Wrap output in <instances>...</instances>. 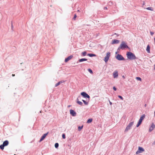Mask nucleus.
Segmentation results:
<instances>
[{
  "instance_id": "f257e3e1",
  "label": "nucleus",
  "mask_w": 155,
  "mask_h": 155,
  "mask_svg": "<svg viewBox=\"0 0 155 155\" xmlns=\"http://www.w3.org/2000/svg\"><path fill=\"white\" fill-rule=\"evenodd\" d=\"M129 48V47L127 45V43L124 41L121 42V43L117 49L118 51H120V50H124L125 49Z\"/></svg>"
},
{
  "instance_id": "f03ea898",
  "label": "nucleus",
  "mask_w": 155,
  "mask_h": 155,
  "mask_svg": "<svg viewBox=\"0 0 155 155\" xmlns=\"http://www.w3.org/2000/svg\"><path fill=\"white\" fill-rule=\"evenodd\" d=\"M126 55L127 58L131 60L138 59V58L136 57L135 55L131 52H127Z\"/></svg>"
},
{
  "instance_id": "7ed1b4c3",
  "label": "nucleus",
  "mask_w": 155,
  "mask_h": 155,
  "mask_svg": "<svg viewBox=\"0 0 155 155\" xmlns=\"http://www.w3.org/2000/svg\"><path fill=\"white\" fill-rule=\"evenodd\" d=\"M115 58L118 61H124L125 60L124 57L120 54H118L116 56Z\"/></svg>"
},
{
  "instance_id": "20e7f679",
  "label": "nucleus",
  "mask_w": 155,
  "mask_h": 155,
  "mask_svg": "<svg viewBox=\"0 0 155 155\" xmlns=\"http://www.w3.org/2000/svg\"><path fill=\"white\" fill-rule=\"evenodd\" d=\"M81 94L83 97L85 98H87L89 101L90 99V96L86 92H83L81 93Z\"/></svg>"
},
{
  "instance_id": "39448f33",
  "label": "nucleus",
  "mask_w": 155,
  "mask_h": 155,
  "mask_svg": "<svg viewBox=\"0 0 155 155\" xmlns=\"http://www.w3.org/2000/svg\"><path fill=\"white\" fill-rule=\"evenodd\" d=\"M134 123V121H132L128 124V125L127 126L126 129H125L124 132H127L130 129L131 127L133 125Z\"/></svg>"
},
{
  "instance_id": "423d86ee",
  "label": "nucleus",
  "mask_w": 155,
  "mask_h": 155,
  "mask_svg": "<svg viewBox=\"0 0 155 155\" xmlns=\"http://www.w3.org/2000/svg\"><path fill=\"white\" fill-rule=\"evenodd\" d=\"M110 53L109 52H107V53L106 56L104 57V60L106 63H107L109 60V58L110 56Z\"/></svg>"
},
{
  "instance_id": "0eeeda50",
  "label": "nucleus",
  "mask_w": 155,
  "mask_h": 155,
  "mask_svg": "<svg viewBox=\"0 0 155 155\" xmlns=\"http://www.w3.org/2000/svg\"><path fill=\"white\" fill-rule=\"evenodd\" d=\"M144 149L142 147H139L138 150L136 151V153L138 154L144 151Z\"/></svg>"
},
{
  "instance_id": "6e6552de",
  "label": "nucleus",
  "mask_w": 155,
  "mask_h": 155,
  "mask_svg": "<svg viewBox=\"0 0 155 155\" xmlns=\"http://www.w3.org/2000/svg\"><path fill=\"white\" fill-rule=\"evenodd\" d=\"M48 133L49 132H48L47 133L44 134L41 137L40 140H39V142H40L42 140H43L46 137V136L48 134Z\"/></svg>"
},
{
  "instance_id": "1a4fd4ad",
  "label": "nucleus",
  "mask_w": 155,
  "mask_h": 155,
  "mask_svg": "<svg viewBox=\"0 0 155 155\" xmlns=\"http://www.w3.org/2000/svg\"><path fill=\"white\" fill-rule=\"evenodd\" d=\"M154 128H155V125L152 123L149 127V132H151Z\"/></svg>"
},
{
  "instance_id": "9d476101",
  "label": "nucleus",
  "mask_w": 155,
  "mask_h": 155,
  "mask_svg": "<svg viewBox=\"0 0 155 155\" xmlns=\"http://www.w3.org/2000/svg\"><path fill=\"white\" fill-rule=\"evenodd\" d=\"M70 113L72 116L74 117L76 115V113L73 110L71 109L70 110Z\"/></svg>"
},
{
  "instance_id": "9b49d317",
  "label": "nucleus",
  "mask_w": 155,
  "mask_h": 155,
  "mask_svg": "<svg viewBox=\"0 0 155 155\" xmlns=\"http://www.w3.org/2000/svg\"><path fill=\"white\" fill-rule=\"evenodd\" d=\"M114 78H117L118 76V74L117 71H115L113 74Z\"/></svg>"
},
{
  "instance_id": "f8f14e48",
  "label": "nucleus",
  "mask_w": 155,
  "mask_h": 155,
  "mask_svg": "<svg viewBox=\"0 0 155 155\" xmlns=\"http://www.w3.org/2000/svg\"><path fill=\"white\" fill-rule=\"evenodd\" d=\"M73 57V56L71 55L66 58L65 59L64 61L65 62H68L69 60H70Z\"/></svg>"
},
{
  "instance_id": "ddd939ff",
  "label": "nucleus",
  "mask_w": 155,
  "mask_h": 155,
  "mask_svg": "<svg viewBox=\"0 0 155 155\" xmlns=\"http://www.w3.org/2000/svg\"><path fill=\"white\" fill-rule=\"evenodd\" d=\"M119 42L120 40L115 39L112 40L111 44H117L119 43Z\"/></svg>"
},
{
  "instance_id": "4468645a",
  "label": "nucleus",
  "mask_w": 155,
  "mask_h": 155,
  "mask_svg": "<svg viewBox=\"0 0 155 155\" xmlns=\"http://www.w3.org/2000/svg\"><path fill=\"white\" fill-rule=\"evenodd\" d=\"M9 144V142L8 140H5L3 143V144L5 146H7Z\"/></svg>"
},
{
  "instance_id": "2eb2a0df",
  "label": "nucleus",
  "mask_w": 155,
  "mask_h": 155,
  "mask_svg": "<svg viewBox=\"0 0 155 155\" xmlns=\"http://www.w3.org/2000/svg\"><path fill=\"white\" fill-rule=\"evenodd\" d=\"M65 82L64 81H59L58 83H56L55 85V87H56L59 85L61 84L64 83Z\"/></svg>"
},
{
  "instance_id": "dca6fc26",
  "label": "nucleus",
  "mask_w": 155,
  "mask_h": 155,
  "mask_svg": "<svg viewBox=\"0 0 155 155\" xmlns=\"http://www.w3.org/2000/svg\"><path fill=\"white\" fill-rule=\"evenodd\" d=\"M145 115L144 114H143L140 118L139 120L142 121L144 119L145 117Z\"/></svg>"
},
{
  "instance_id": "f3484780",
  "label": "nucleus",
  "mask_w": 155,
  "mask_h": 155,
  "mask_svg": "<svg viewBox=\"0 0 155 155\" xmlns=\"http://www.w3.org/2000/svg\"><path fill=\"white\" fill-rule=\"evenodd\" d=\"M150 47L149 45H148L147 46L146 51H147V53H150Z\"/></svg>"
},
{
  "instance_id": "a211bd4d",
  "label": "nucleus",
  "mask_w": 155,
  "mask_h": 155,
  "mask_svg": "<svg viewBox=\"0 0 155 155\" xmlns=\"http://www.w3.org/2000/svg\"><path fill=\"white\" fill-rule=\"evenodd\" d=\"M87 60V59L85 58H82L78 60L79 62H82L84 61H86Z\"/></svg>"
},
{
  "instance_id": "6ab92c4d",
  "label": "nucleus",
  "mask_w": 155,
  "mask_h": 155,
  "mask_svg": "<svg viewBox=\"0 0 155 155\" xmlns=\"http://www.w3.org/2000/svg\"><path fill=\"white\" fill-rule=\"evenodd\" d=\"M87 55L90 57H95L96 56V55L95 54H87Z\"/></svg>"
},
{
  "instance_id": "aec40b11",
  "label": "nucleus",
  "mask_w": 155,
  "mask_h": 155,
  "mask_svg": "<svg viewBox=\"0 0 155 155\" xmlns=\"http://www.w3.org/2000/svg\"><path fill=\"white\" fill-rule=\"evenodd\" d=\"M78 99L77 98V103L81 106H82L83 105V103L81 102L78 101Z\"/></svg>"
},
{
  "instance_id": "412c9836",
  "label": "nucleus",
  "mask_w": 155,
  "mask_h": 155,
  "mask_svg": "<svg viewBox=\"0 0 155 155\" xmlns=\"http://www.w3.org/2000/svg\"><path fill=\"white\" fill-rule=\"evenodd\" d=\"M142 122V121L139 120L137 125H136V127H139L140 126V125L141 124Z\"/></svg>"
},
{
  "instance_id": "4be33fe9",
  "label": "nucleus",
  "mask_w": 155,
  "mask_h": 155,
  "mask_svg": "<svg viewBox=\"0 0 155 155\" xmlns=\"http://www.w3.org/2000/svg\"><path fill=\"white\" fill-rule=\"evenodd\" d=\"M93 119L92 118H89L87 121V123H90L92 121Z\"/></svg>"
},
{
  "instance_id": "5701e85b",
  "label": "nucleus",
  "mask_w": 155,
  "mask_h": 155,
  "mask_svg": "<svg viewBox=\"0 0 155 155\" xmlns=\"http://www.w3.org/2000/svg\"><path fill=\"white\" fill-rule=\"evenodd\" d=\"M82 101L84 102V103L85 105H87L88 104V102L89 101V100L88 102H87L84 100H82Z\"/></svg>"
},
{
  "instance_id": "b1692460",
  "label": "nucleus",
  "mask_w": 155,
  "mask_h": 155,
  "mask_svg": "<svg viewBox=\"0 0 155 155\" xmlns=\"http://www.w3.org/2000/svg\"><path fill=\"white\" fill-rule=\"evenodd\" d=\"M83 126L82 125L81 126H79L78 127V130L80 131L83 128Z\"/></svg>"
},
{
  "instance_id": "393cba45",
  "label": "nucleus",
  "mask_w": 155,
  "mask_h": 155,
  "mask_svg": "<svg viewBox=\"0 0 155 155\" xmlns=\"http://www.w3.org/2000/svg\"><path fill=\"white\" fill-rule=\"evenodd\" d=\"M5 146L3 144L0 145V149L2 150H3L4 149Z\"/></svg>"
},
{
  "instance_id": "a878e982",
  "label": "nucleus",
  "mask_w": 155,
  "mask_h": 155,
  "mask_svg": "<svg viewBox=\"0 0 155 155\" xmlns=\"http://www.w3.org/2000/svg\"><path fill=\"white\" fill-rule=\"evenodd\" d=\"M54 146L56 148H58L59 146V144L58 143H55L54 144Z\"/></svg>"
},
{
  "instance_id": "bb28decb",
  "label": "nucleus",
  "mask_w": 155,
  "mask_h": 155,
  "mask_svg": "<svg viewBox=\"0 0 155 155\" xmlns=\"http://www.w3.org/2000/svg\"><path fill=\"white\" fill-rule=\"evenodd\" d=\"M146 9L148 10H151V11H153V9L152 8H151V7H150L147 8H146Z\"/></svg>"
},
{
  "instance_id": "cd10ccee",
  "label": "nucleus",
  "mask_w": 155,
  "mask_h": 155,
  "mask_svg": "<svg viewBox=\"0 0 155 155\" xmlns=\"http://www.w3.org/2000/svg\"><path fill=\"white\" fill-rule=\"evenodd\" d=\"M113 4V2H112L111 1H109L108 3V5L109 6H111V5H112Z\"/></svg>"
},
{
  "instance_id": "c85d7f7f",
  "label": "nucleus",
  "mask_w": 155,
  "mask_h": 155,
  "mask_svg": "<svg viewBox=\"0 0 155 155\" xmlns=\"http://www.w3.org/2000/svg\"><path fill=\"white\" fill-rule=\"evenodd\" d=\"M82 54L83 56H85L87 54V52L86 51H85L82 53Z\"/></svg>"
},
{
  "instance_id": "c756f323",
  "label": "nucleus",
  "mask_w": 155,
  "mask_h": 155,
  "mask_svg": "<svg viewBox=\"0 0 155 155\" xmlns=\"http://www.w3.org/2000/svg\"><path fill=\"white\" fill-rule=\"evenodd\" d=\"M88 71L91 74H93V72L92 70L90 68L88 69Z\"/></svg>"
},
{
  "instance_id": "7c9ffc66",
  "label": "nucleus",
  "mask_w": 155,
  "mask_h": 155,
  "mask_svg": "<svg viewBox=\"0 0 155 155\" xmlns=\"http://www.w3.org/2000/svg\"><path fill=\"white\" fill-rule=\"evenodd\" d=\"M136 79L137 80L139 81H141V78L140 77H136Z\"/></svg>"
},
{
  "instance_id": "2f4dec72",
  "label": "nucleus",
  "mask_w": 155,
  "mask_h": 155,
  "mask_svg": "<svg viewBox=\"0 0 155 155\" xmlns=\"http://www.w3.org/2000/svg\"><path fill=\"white\" fill-rule=\"evenodd\" d=\"M118 97L119 98H120V99L121 100H123V99H124L123 98V97H122L121 96H120V95H118Z\"/></svg>"
},
{
  "instance_id": "473e14b6",
  "label": "nucleus",
  "mask_w": 155,
  "mask_h": 155,
  "mask_svg": "<svg viewBox=\"0 0 155 155\" xmlns=\"http://www.w3.org/2000/svg\"><path fill=\"white\" fill-rule=\"evenodd\" d=\"M62 137L64 139L66 138L65 135L64 134H62Z\"/></svg>"
},
{
  "instance_id": "72a5a7b5",
  "label": "nucleus",
  "mask_w": 155,
  "mask_h": 155,
  "mask_svg": "<svg viewBox=\"0 0 155 155\" xmlns=\"http://www.w3.org/2000/svg\"><path fill=\"white\" fill-rule=\"evenodd\" d=\"M77 15L76 14H74V17H73V19L74 20H75V19H76V18L77 17Z\"/></svg>"
},
{
  "instance_id": "f704fd0d",
  "label": "nucleus",
  "mask_w": 155,
  "mask_h": 155,
  "mask_svg": "<svg viewBox=\"0 0 155 155\" xmlns=\"http://www.w3.org/2000/svg\"><path fill=\"white\" fill-rule=\"evenodd\" d=\"M150 34L151 35H153L154 34V32L152 31H150Z\"/></svg>"
},
{
  "instance_id": "c9c22d12",
  "label": "nucleus",
  "mask_w": 155,
  "mask_h": 155,
  "mask_svg": "<svg viewBox=\"0 0 155 155\" xmlns=\"http://www.w3.org/2000/svg\"><path fill=\"white\" fill-rule=\"evenodd\" d=\"M113 90H114V91H116L117 90V88H116L115 87H114H114H113Z\"/></svg>"
},
{
  "instance_id": "e433bc0d",
  "label": "nucleus",
  "mask_w": 155,
  "mask_h": 155,
  "mask_svg": "<svg viewBox=\"0 0 155 155\" xmlns=\"http://www.w3.org/2000/svg\"><path fill=\"white\" fill-rule=\"evenodd\" d=\"M109 103H110V105H111L112 104V103L110 102V101L109 100Z\"/></svg>"
},
{
  "instance_id": "4c0bfd02",
  "label": "nucleus",
  "mask_w": 155,
  "mask_h": 155,
  "mask_svg": "<svg viewBox=\"0 0 155 155\" xmlns=\"http://www.w3.org/2000/svg\"><path fill=\"white\" fill-rule=\"evenodd\" d=\"M107 7H104V10H107Z\"/></svg>"
},
{
  "instance_id": "58836bf2",
  "label": "nucleus",
  "mask_w": 155,
  "mask_h": 155,
  "mask_svg": "<svg viewBox=\"0 0 155 155\" xmlns=\"http://www.w3.org/2000/svg\"><path fill=\"white\" fill-rule=\"evenodd\" d=\"M120 51H118L117 50V51L116 52L115 54H117L118 53H119Z\"/></svg>"
},
{
  "instance_id": "ea45409f",
  "label": "nucleus",
  "mask_w": 155,
  "mask_h": 155,
  "mask_svg": "<svg viewBox=\"0 0 155 155\" xmlns=\"http://www.w3.org/2000/svg\"><path fill=\"white\" fill-rule=\"evenodd\" d=\"M11 27H12V29H13V25H12V26H11Z\"/></svg>"
},
{
  "instance_id": "a19ab883",
  "label": "nucleus",
  "mask_w": 155,
  "mask_h": 155,
  "mask_svg": "<svg viewBox=\"0 0 155 155\" xmlns=\"http://www.w3.org/2000/svg\"><path fill=\"white\" fill-rule=\"evenodd\" d=\"M145 2H143V5H145Z\"/></svg>"
},
{
  "instance_id": "79ce46f5",
  "label": "nucleus",
  "mask_w": 155,
  "mask_h": 155,
  "mask_svg": "<svg viewBox=\"0 0 155 155\" xmlns=\"http://www.w3.org/2000/svg\"><path fill=\"white\" fill-rule=\"evenodd\" d=\"M71 106V105H69L68 106V107L69 108Z\"/></svg>"
},
{
  "instance_id": "37998d69",
  "label": "nucleus",
  "mask_w": 155,
  "mask_h": 155,
  "mask_svg": "<svg viewBox=\"0 0 155 155\" xmlns=\"http://www.w3.org/2000/svg\"><path fill=\"white\" fill-rule=\"evenodd\" d=\"M12 75L13 77H14L15 76V74H12Z\"/></svg>"
},
{
  "instance_id": "c03bdc74",
  "label": "nucleus",
  "mask_w": 155,
  "mask_h": 155,
  "mask_svg": "<svg viewBox=\"0 0 155 155\" xmlns=\"http://www.w3.org/2000/svg\"><path fill=\"white\" fill-rule=\"evenodd\" d=\"M153 144H155V141H154V142L153 143Z\"/></svg>"
},
{
  "instance_id": "a18cd8bd",
  "label": "nucleus",
  "mask_w": 155,
  "mask_h": 155,
  "mask_svg": "<svg viewBox=\"0 0 155 155\" xmlns=\"http://www.w3.org/2000/svg\"><path fill=\"white\" fill-rule=\"evenodd\" d=\"M122 78L124 79L125 78V77L124 75L122 76Z\"/></svg>"
},
{
  "instance_id": "49530a36",
  "label": "nucleus",
  "mask_w": 155,
  "mask_h": 155,
  "mask_svg": "<svg viewBox=\"0 0 155 155\" xmlns=\"http://www.w3.org/2000/svg\"><path fill=\"white\" fill-rule=\"evenodd\" d=\"M154 69L155 70V64L154 65Z\"/></svg>"
},
{
  "instance_id": "de8ad7c7",
  "label": "nucleus",
  "mask_w": 155,
  "mask_h": 155,
  "mask_svg": "<svg viewBox=\"0 0 155 155\" xmlns=\"http://www.w3.org/2000/svg\"><path fill=\"white\" fill-rule=\"evenodd\" d=\"M144 106L145 107H146V106H147V104H145L144 105Z\"/></svg>"
},
{
  "instance_id": "09e8293b",
  "label": "nucleus",
  "mask_w": 155,
  "mask_h": 155,
  "mask_svg": "<svg viewBox=\"0 0 155 155\" xmlns=\"http://www.w3.org/2000/svg\"><path fill=\"white\" fill-rule=\"evenodd\" d=\"M78 12H80V10H78Z\"/></svg>"
},
{
  "instance_id": "8fccbe9b",
  "label": "nucleus",
  "mask_w": 155,
  "mask_h": 155,
  "mask_svg": "<svg viewBox=\"0 0 155 155\" xmlns=\"http://www.w3.org/2000/svg\"><path fill=\"white\" fill-rule=\"evenodd\" d=\"M68 146L69 147H71V146H70V145H68Z\"/></svg>"
}]
</instances>
